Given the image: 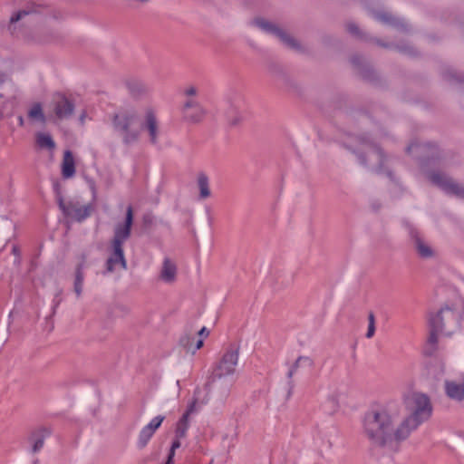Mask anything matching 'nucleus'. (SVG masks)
<instances>
[{
	"label": "nucleus",
	"mask_w": 464,
	"mask_h": 464,
	"mask_svg": "<svg viewBox=\"0 0 464 464\" xmlns=\"http://www.w3.org/2000/svg\"><path fill=\"white\" fill-rule=\"evenodd\" d=\"M400 417L401 405L396 401H389L365 412L362 430L372 449L396 451L408 439Z\"/></svg>",
	"instance_id": "1"
},
{
	"label": "nucleus",
	"mask_w": 464,
	"mask_h": 464,
	"mask_svg": "<svg viewBox=\"0 0 464 464\" xmlns=\"http://www.w3.org/2000/svg\"><path fill=\"white\" fill-rule=\"evenodd\" d=\"M238 362V347L229 348L222 356L220 361L216 364L208 377L204 385V389L208 395L209 392L216 388V382H218V389L216 394V400L223 404L230 393L231 383L227 381H221L223 377L231 375L236 371Z\"/></svg>",
	"instance_id": "2"
},
{
	"label": "nucleus",
	"mask_w": 464,
	"mask_h": 464,
	"mask_svg": "<svg viewBox=\"0 0 464 464\" xmlns=\"http://www.w3.org/2000/svg\"><path fill=\"white\" fill-rule=\"evenodd\" d=\"M403 403L408 414L400 420L409 438L422 423L430 419L433 408L428 395L416 392L404 394Z\"/></svg>",
	"instance_id": "3"
},
{
	"label": "nucleus",
	"mask_w": 464,
	"mask_h": 464,
	"mask_svg": "<svg viewBox=\"0 0 464 464\" xmlns=\"http://www.w3.org/2000/svg\"><path fill=\"white\" fill-rule=\"evenodd\" d=\"M111 126L124 145L130 146L139 141L140 136V117L133 108H121L111 117Z\"/></svg>",
	"instance_id": "4"
},
{
	"label": "nucleus",
	"mask_w": 464,
	"mask_h": 464,
	"mask_svg": "<svg viewBox=\"0 0 464 464\" xmlns=\"http://www.w3.org/2000/svg\"><path fill=\"white\" fill-rule=\"evenodd\" d=\"M459 314L449 306H444L436 314L429 318L430 334L427 341L425 353L431 355L437 350L438 334L443 333L450 335L459 326Z\"/></svg>",
	"instance_id": "5"
},
{
	"label": "nucleus",
	"mask_w": 464,
	"mask_h": 464,
	"mask_svg": "<svg viewBox=\"0 0 464 464\" xmlns=\"http://www.w3.org/2000/svg\"><path fill=\"white\" fill-rule=\"evenodd\" d=\"M133 224V209L129 206L126 209V217L123 224H118L114 228L111 240V253L106 261V272L112 273L115 266L120 265L122 269L127 268V261L124 256L123 244L130 237Z\"/></svg>",
	"instance_id": "6"
},
{
	"label": "nucleus",
	"mask_w": 464,
	"mask_h": 464,
	"mask_svg": "<svg viewBox=\"0 0 464 464\" xmlns=\"http://www.w3.org/2000/svg\"><path fill=\"white\" fill-rule=\"evenodd\" d=\"M355 140L356 147L352 151L356 154L359 162L362 166L373 163L377 173H386L389 178L392 179V173L384 168L386 156L379 145L365 133L356 136Z\"/></svg>",
	"instance_id": "7"
},
{
	"label": "nucleus",
	"mask_w": 464,
	"mask_h": 464,
	"mask_svg": "<svg viewBox=\"0 0 464 464\" xmlns=\"http://www.w3.org/2000/svg\"><path fill=\"white\" fill-rule=\"evenodd\" d=\"M37 12L34 5H28L13 14L10 17L7 30L16 37L27 39L29 37V18L33 14Z\"/></svg>",
	"instance_id": "8"
},
{
	"label": "nucleus",
	"mask_w": 464,
	"mask_h": 464,
	"mask_svg": "<svg viewBox=\"0 0 464 464\" xmlns=\"http://www.w3.org/2000/svg\"><path fill=\"white\" fill-rule=\"evenodd\" d=\"M252 24L264 31L266 34H270L277 37L280 42L285 44L287 48L294 50L298 53L304 52V48L302 44L292 35L286 33L285 30L277 26L276 24L271 23L263 18H256Z\"/></svg>",
	"instance_id": "9"
},
{
	"label": "nucleus",
	"mask_w": 464,
	"mask_h": 464,
	"mask_svg": "<svg viewBox=\"0 0 464 464\" xmlns=\"http://www.w3.org/2000/svg\"><path fill=\"white\" fill-rule=\"evenodd\" d=\"M410 245L416 255L422 259H430L435 256V251L422 234L413 226L407 225Z\"/></svg>",
	"instance_id": "10"
},
{
	"label": "nucleus",
	"mask_w": 464,
	"mask_h": 464,
	"mask_svg": "<svg viewBox=\"0 0 464 464\" xmlns=\"http://www.w3.org/2000/svg\"><path fill=\"white\" fill-rule=\"evenodd\" d=\"M429 179L434 185L440 188L447 194L454 195L464 199V187L455 182L445 174L441 172H431L429 175Z\"/></svg>",
	"instance_id": "11"
},
{
	"label": "nucleus",
	"mask_w": 464,
	"mask_h": 464,
	"mask_svg": "<svg viewBox=\"0 0 464 464\" xmlns=\"http://www.w3.org/2000/svg\"><path fill=\"white\" fill-rule=\"evenodd\" d=\"M140 131L145 130L148 133L149 140L151 144L155 145L158 143L160 127L157 115L152 109L146 110L143 121L140 120Z\"/></svg>",
	"instance_id": "12"
},
{
	"label": "nucleus",
	"mask_w": 464,
	"mask_h": 464,
	"mask_svg": "<svg viewBox=\"0 0 464 464\" xmlns=\"http://www.w3.org/2000/svg\"><path fill=\"white\" fill-rule=\"evenodd\" d=\"M52 104L54 115L60 121L67 120L73 114L74 102L63 93H55Z\"/></svg>",
	"instance_id": "13"
},
{
	"label": "nucleus",
	"mask_w": 464,
	"mask_h": 464,
	"mask_svg": "<svg viewBox=\"0 0 464 464\" xmlns=\"http://www.w3.org/2000/svg\"><path fill=\"white\" fill-rule=\"evenodd\" d=\"M59 208L64 216L74 218L78 222L83 221L91 216L92 208L91 205L80 206L78 203L70 201L65 203L63 199L59 200Z\"/></svg>",
	"instance_id": "14"
},
{
	"label": "nucleus",
	"mask_w": 464,
	"mask_h": 464,
	"mask_svg": "<svg viewBox=\"0 0 464 464\" xmlns=\"http://www.w3.org/2000/svg\"><path fill=\"white\" fill-rule=\"evenodd\" d=\"M182 115L186 121L198 123L204 119L206 111L196 100L189 98L184 102Z\"/></svg>",
	"instance_id": "15"
},
{
	"label": "nucleus",
	"mask_w": 464,
	"mask_h": 464,
	"mask_svg": "<svg viewBox=\"0 0 464 464\" xmlns=\"http://www.w3.org/2000/svg\"><path fill=\"white\" fill-rule=\"evenodd\" d=\"M372 16L377 21L389 24L400 31L408 32L410 27L408 24L401 18L393 16L391 13L385 11H377L372 13Z\"/></svg>",
	"instance_id": "16"
},
{
	"label": "nucleus",
	"mask_w": 464,
	"mask_h": 464,
	"mask_svg": "<svg viewBox=\"0 0 464 464\" xmlns=\"http://www.w3.org/2000/svg\"><path fill=\"white\" fill-rule=\"evenodd\" d=\"M201 390L199 388H196L194 391L193 400L188 404L186 411L183 413L181 418L179 420V422L187 424L189 426V417L191 414L198 412V404L205 405L209 401V396L206 394L204 397H200Z\"/></svg>",
	"instance_id": "17"
},
{
	"label": "nucleus",
	"mask_w": 464,
	"mask_h": 464,
	"mask_svg": "<svg viewBox=\"0 0 464 464\" xmlns=\"http://www.w3.org/2000/svg\"><path fill=\"white\" fill-rule=\"evenodd\" d=\"M413 150H416L420 155L427 152V155H424L425 160L434 159L439 155L438 147L436 144L431 142L426 143H419V142H411L406 149L408 153H411Z\"/></svg>",
	"instance_id": "18"
},
{
	"label": "nucleus",
	"mask_w": 464,
	"mask_h": 464,
	"mask_svg": "<svg viewBox=\"0 0 464 464\" xmlns=\"http://www.w3.org/2000/svg\"><path fill=\"white\" fill-rule=\"evenodd\" d=\"M87 254L82 253L79 256V263L76 266L75 268V278H74V284L73 288L76 295L79 297L82 295V286H83V280H84V274L83 269L86 266V261H87Z\"/></svg>",
	"instance_id": "19"
},
{
	"label": "nucleus",
	"mask_w": 464,
	"mask_h": 464,
	"mask_svg": "<svg viewBox=\"0 0 464 464\" xmlns=\"http://www.w3.org/2000/svg\"><path fill=\"white\" fill-rule=\"evenodd\" d=\"M203 343L202 338L196 340L195 334L191 333H185L179 339V345L184 348L187 353H190L191 354H194L200 349Z\"/></svg>",
	"instance_id": "20"
},
{
	"label": "nucleus",
	"mask_w": 464,
	"mask_h": 464,
	"mask_svg": "<svg viewBox=\"0 0 464 464\" xmlns=\"http://www.w3.org/2000/svg\"><path fill=\"white\" fill-rule=\"evenodd\" d=\"M177 266L169 257H165L160 273V279L167 284L176 280Z\"/></svg>",
	"instance_id": "21"
},
{
	"label": "nucleus",
	"mask_w": 464,
	"mask_h": 464,
	"mask_svg": "<svg viewBox=\"0 0 464 464\" xmlns=\"http://www.w3.org/2000/svg\"><path fill=\"white\" fill-rule=\"evenodd\" d=\"M445 392L449 398L457 401L464 400V383L455 381H445Z\"/></svg>",
	"instance_id": "22"
},
{
	"label": "nucleus",
	"mask_w": 464,
	"mask_h": 464,
	"mask_svg": "<svg viewBox=\"0 0 464 464\" xmlns=\"http://www.w3.org/2000/svg\"><path fill=\"white\" fill-rule=\"evenodd\" d=\"M351 63L358 69L359 73L365 79L373 80L374 72L364 59L360 55H353L351 58Z\"/></svg>",
	"instance_id": "23"
},
{
	"label": "nucleus",
	"mask_w": 464,
	"mask_h": 464,
	"mask_svg": "<svg viewBox=\"0 0 464 464\" xmlns=\"http://www.w3.org/2000/svg\"><path fill=\"white\" fill-rule=\"evenodd\" d=\"M126 87L133 98H140L149 92V87L140 80L130 79L126 81Z\"/></svg>",
	"instance_id": "24"
},
{
	"label": "nucleus",
	"mask_w": 464,
	"mask_h": 464,
	"mask_svg": "<svg viewBox=\"0 0 464 464\" xmlns=\"http://www.w3.org/2000/svg\"><path fill=\"white\" fill-rule=\"evenodd\" d=\"M75 174V164L72 152L65 150L62 162V175L64 179H70Z\"/></svg>",
	"instance_id": "25"
},
{
	"label": "nucleus",
	"mask_w": 464,
	"mask_h": 464,
	"mask_svg": "<svg viewBox=\"0 0 464 464\" xmlns=\"http://www.w3.org/2000/svg\"><path fill=\"white\" fill-rule=\"evenodd\" d=\"M198 187L199 189V198L206 199L210 197L211 191L209 188V180L208 176L200 172L198 176Z\"/></svg>",
	"instance_id": "26"
},
{
	"label": "nucleus",
	"mask_w": 464,
	"mask_h": 464,
	"mask_svg": "<svg viewBox=\"0 0 464 464\" xmlns=\"http://www.w3.org/2000/svg\"><path fill=\"white\" fill-rule=\"evenodd\" d=\"M36 143L41 149L54 150L55 142L52 136L47 133L38 132L36 134Z\"/></svg>",
	"instance_id": "27"
},
{
	"label": "nucleus",
	"mask_w": 464,
	"mask_h": 464,
	"mask_svg": "<svg viewBox=\"0 0 464 464\" xmlns=\"http://www.w3.org/2000/svg\"><path fill=\"white\" fill-rule=\"evenodd\" d=\"M45 436L41 430L34 431L29 437V441L32 444V452H38L43 447L44 443Z\"/></svg>",
	"instance_id": "28"
},
{
	"label": "nucleus",
	"mask_w": 464,
	"mask_h": 464,
	"mask_svg": "<svg viewBox=\"0 0 464 464\" xmlns=\"http://www.w3.org/2000/svg\"><path fill=\"white\" fill-rule=\"evenodd\" d=\"M154 433L155 432L150 430L146 426L143 427L142 430H140V434H139V438H138V441H137L138 448L139 449H144L147 446V444L149 443L150 440L154 435Z\"/></svg>",
	"instance_id": "29"
},
{
	"label": "nucleus",
	"mask_w": 464,
	"mask_h": 464,
	"mask_svg": "<svg viewBox=\"0 0 464 464\" xmlns=\"http://www.w3.org/2000/svg\"><path fill=\"white\" fill-rule=\"evenodd\" d=\"M346 30L348 33H350L354 37L361 39V40H372V38H369L367 34L360 30L358 25L354 23H347L346 24Z\"/></svg>",
	"instance_id": "30"
},
{
	"label": "nucleus",
	"mask_w": 464,
	"mask_h": 464,
	"mask_svg": "<svg viewBox=\"0 0 464 464\" xmlns=\"http://www.w3.org/2000/svg\"><path fill=\"white\" fill-rule=\"evenodd\" d=\"M28 116L29 118L37 120L42 123H44L46 121V118L43 112L42 105L40 103H35L33 105L28 112Z\"/></svg>",
	"instance_id": "31"
},
{
	"label": "nucleus",
	"mask_w": 464,
	"mask_h": 464,
	"mask_svg": "<svg viewBox=\"0 0 464 464\" xmlns=\"http://www.w3.org/2000/svg\"><path fill=\"white\" fill-rule=\"evenodd\" d=\"M226 114L230 125H237L241 121V117L237 108L233 105H231Z\"/></svg>",
	"instance_id": "32"
},
{
	"label": "nucleus",
	"mask_w": 464,
	"mask_h": 464,
	"mask_svg": "<svg viewBox=\"0 0 464 464\" xmlns=\"http://www.w3.org/2000/svg\"><path fill=\"white\" fill-rule=\"evenodd\" d=\"M375 334V316L372 312L368 314V329L365 334L366 338H372Z\"/></svg>",
	"instance_id": "33"
},
{
	"label": "nucleus",
	"mask_w": 464,
	"mask_h": 464,
	"mask_svg": "<svg viewBox=\"0 0 464 464\" xmlns=\"http://www.w3.org/2000/svg\"><path fill=\"white\" fill-rule=\"evenodd\" d=\"M302 362H307V367L313 368L314 367V361L308 357V356H299L294 364L291 366V369L294 371H297V369L302 366Z\"/></svg>",
	"instance_id": "34"
},
{
	"label": "nucleus",
	"mask_w": 464,
	"mask_h": 464,
	"mask_svg": "<svg viewBox=\"0 0 464 464\" xmlns=\"http://www.w3.org/2000/svg\"><path fill=\"white\" fill-rule=\"evenodd\" d=\"M180 440L181 439H178L177 437H175V440H173V442L171 444V447H170V450H169V455H168V459H167V461H166L165 464H172L173 463V459H174V456H175V451L181 445L180 444Z\"/></svg>",
	"instance_id": "35"
},
{
	"label": "nucleus",
	"mask_w": 464,
	"mask_h": 464,
	"mask_svg": "<svg viewBox=\"0 0 464 464\" xmlns=\"http://www.w3.org/2000/svg\"><path fill=\"white\" fill-rule=\"evenodd\" d=\"M444 76L450 82H451V81H455V82H464V75L462 73H459V72H457L456 71H453V70L447 71L445 72Z\"/></svg>",
	"instance_id": "36"
},
{
	"label": "nucleus",
	"mask_w": 464,
	"mask_h": 464,
	"mask_svg": "<svg viewBox=\"0 0 464 464\" xmlns=\"http://www.w3.org/2000/svg\"><path fill=\"white\" fill-rule=\"evenodd\" d=\"M165 420V416L158 415L154 417L149 424L146 425L147 428H149L150 430L155 432L161 425L163 420Z\"/></svg>",
	"instance_id": "37"
},
{
	"label": "nucleus",
	"mask_w": 464,
	"mask_h": 464,
	"mask_svg": "<svg viewBox=\"0 0 464 464\" xmlns=\"http://www.w3.org/2000/svg\"><path fill=\"white\" fill-rule=\"evenodd\" d=\"M188 428V425L178 421L175 430V437H177L178 439L185 438L187 436V431Z\"/></svg>",
	"instance_id": "38"
},
{
	"label": "nucleus",
	"mask_w": 464,
	"mask_h": 464,
	"mask_svg": "<svg viewBox=\"0 0 464 464\" xmlns=\"http://www.w3.org/2000/svg\"><path fill=\"white\" fill-rule=\"evenodd\" d=\"M155 223V217L152 213H146L142 217V224L146 229L151 228Z\"/></svg>",
	"instance_id": "39"
},
{
	"label": "nucleus",
	"mask_w": 464,
	"mask_h": 464,
	"mask_svg": "<svg viewBox=\"0 0 464 464\" xmlns=\"http://www.w3.org/2000/svg\"><path fill=\"white\" fill-rule=\"evenodd\" d=\"M295 373V371L292 370L291 368L289 369V371L287 372V378L289 379V381H288V396L291 395L293 389L295 387L294 382L292 381V378Z\"/></svg>",
	"instance_id": "40"
},
{
	"label": "nucleus",
	"mask_w": 464,
	"mask_h": 464,
	"mask_svg": "<svg viewBox=\"0 0 464 464\" xmlns=\"http://www.w3.org/2000/svg\"><path fill=\"white\" fill-rule=\"evenodd\" d=\"M53 189H54V192H55V195H56V200H57V203L59 204V200L60 198L61 199H63V196H62V193H61V187H60V184L58 182H55L54 185H53Z\"/></svg>",
	"instance_id": "41"
},
{
	"label": "nucleus",
	"mask_w": 464,
	"mask_h": 464,
	"mask_svg": "<svg viewBox=\"0 0 464 464\" xmlns=\"http://www.w3.org/2000/svg\"><path fill=\"white\" fill-rule=\"evenodd\" d=\"M197 89L193 86L186 89L185 94L188 97L195 96L197 94Z\"/></svg>",
	"instance_id": "42"
},
{
	"label": "nucleus",
	"mask_w": 464,
	"mask_h": 464,
	"mask_svg": "<svg viewBox=\"0 0 464 464\" xmlns=\"http://www.w3.org/2000/svg\"><path fill=\"white\" fill-rule=\"evenodd\" d=\"M198 334L199 337H207L209 334V331L206 327H202L198 332Z\"/></svg>",
	"instance_id": "43"
},
{
	"label": "nucleus",
	"mask_w": 464,
	"mask_h": 464,
	"mask_svg": "<svg viewBox=\"0 0 464 464\" xmlns=\"http://www.w3.org/2000/svg\"><path fill=\"white\" fill-rule=\"evenodd\" d=\"M399 50L402 53H409V54L414 53V50L412 47H399Z\"/></svg>",
	"instance_id": "44"
},
{
	"label": "nucleus",
	"mask_w": 464,
	"mask_h": 464,
	"mask_svg": "<svg viewBox=\"0 0 464 464\" xmlns=\"http://www.w3.org/2000/svg\"><path fill=\"white\" fill-rule=\"evenodd\" d=\"M374 42H375L378 45H380V46H382V47H385V48L390 47V44H384V43H382V41H380V40H378V39H374Z\"/></svg>",
	"instance_id": "45"
},
{
	"label": "nucleus",
	"mask_w": 464,
	"mask_h": 464,
	"mask_svg": "<svg viewBox=\"0 0 464 464\" xmlns=\"http://www.w3.org/2000/svg\"><path fill=\"white\" fill-rule=\"evenodd\" d=\"M4 82H5V74L0 73V84L3 83Z\"/></svg>",
	"instance_id": "46"
},
{
	"label": "nucleus",
	"mask_w": 464,
	"mask_h": 464,
	"mask_svg": "<svg viewBox=\"0 0 464 464\" xmlns=\"http://www.w3.org/2000/svg\"><path fill=\"white\" fill-rule=\"evenodd\" d=\"M188 113L190 114V115H194L195 114V111H193V109H189L188 111Z\"/></svg>",
	"instance_id": "47"
},
{
	"label": "nucleus",
	"mask_w": 464,
	"mask_h": 464,
	"mask_svg": "<svg viewBox=\"0 0 464 464\" xmlns=\"http://www.w3.org/2000/svg\"><path fill=\"white\" fill-rule=\"evenodd\" d=\"M80 121H81L82 122H83V121H84V115H83V114L81 116Z\"/></svg>",
	"instance_id": "48"
},
{
	"label": "nucleus",
	"mask_w": 464,
	"mask_h": 464,
	"mask_svg": "<svg viewBox=\"0 0 464 464\" xmlns=\"http://www.w3.org/2000/svg\"><path fill=\"white\" fill-rule=\"evenodd\" d=\"M302 366H307V362H302Z\"/></svg>",
	"instance_id": "49"
},
{
	"label": "nucleus",
	"mask_w": 464,
	"mask_h": 464,
	"mask_svg": "<svg viewBox=\"0 0 464 464\" xmlns=\"http://www.w3.org/2000/svg\"><path fill=\"white\" fill-rule=\"evenodd\" d=\"M19 120H20V123L23 124V119L20 118Z\"/></svg>",
	"instance_id": "50"
}]
</instances>
